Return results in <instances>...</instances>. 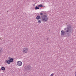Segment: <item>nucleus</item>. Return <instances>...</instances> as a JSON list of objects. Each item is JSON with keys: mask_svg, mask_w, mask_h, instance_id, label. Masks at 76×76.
Masks as SVG:
<instances>
[{"mask_svg": "<svg viewBox=\"0 0 76 76\" xmlns=\"http://www.w3.org/2000/svg\"><path fill=\"white\" fill-rule=\"evenodd\" d=\"M64 30L65 31V37H69L70 35V33L71 32L72 30V27L70 25H67V26L66 28H64Z\"/></svg>", "mask_w": 76, "mask_h": 76, "instance_id": "obj_1", "label": "nucleus"}, {"mask_svg": "<svg viewBox=\"0 0 76 76\" xmlns=\"http://www.w3.org/2000/svg\"><path fill=\"white\" fill-rule=\"evenodd\" d=\"M41 18H42V21L43 22H46L48 20V17L46 15H44L43 16H40Z\"/></svg>", "mask_w": 76, "mask_h": 76, "instance_id": "obj_2", "label": "nucleus"}, {"mask_svg": "<svg viewBox=\"0 0 76 76\" xmlns=\"http://www.w3.org/2000/svg\"><path fill=\"white\" fill-rule=\"evenodd\" d=\"M32 69V67L30 66L29 65L26 66L25 67V70H27V71H28V72H29L31 70V69Z\"/></svg>", "mask_w": 76, "mask_h": 76, "instance_id": "obj_3", "label": "nucleus"}, {"mask_svg": "<svg viewBox=\"0 0 76 76\" xmlns=\"http://www.w3.org/2000/svg\"><path fill=\"white\" fill-rule=\"evenodd\" d=\"M28 49L27 48H24L23 51V54H25V53H27L28 52Z\"/></svg>", "mask_w": 76, "mask_h": 76, "instance_id": "obj_4", "label": "nucleus"}, {"mask_svg": "<svg viewBox=\"0 0 76 76\" xmlns=\"http://www.w3.org/2000/svg\"><path fill=\"white\" fill-rule=\"evenodd\" d=\"M65 33L66 32H65V30H62L61 31V36H63L64 35H65Z\"/></svg>", "mask_w": 76, "mask_h": 76, "instance_id": "obj_5", "label": "nucleus"}, {"mask_svg": "<svg viewBox=\"0 0 76 76\" xmlns=\"http://www.w3.org/2000/svg\"><path fill=\"white\" fill-rule=\"evenodd\" d=\"M17 64L18 66H20L22 65V62L20 61H18L17 62Z\"/></svg>", "mask_w": 76, "mask_h": 76, "instance_id": "obj_6", "label": "nucleus"}, {"mask_svg": "<svg viewBox=\"0 0 76 76\" xmlns=\"http://www.w3.org/2000/svg\"><path fill=\"white\" fill-rule=\"evenodd\" d=\"M5 63H7V64H10V60H7L5 61Z\"/></svg>", "mask_w": 76, "mask_h": 76, "instance_id": "obj_7", "label": "nucleus"}, {"mask_svg": "<svg viewBox=\"0 0 76 76\" xmlns=\"http://www.w3.org/2000/svg\"><path fill=\"white\" fill-rule=\"evenodd\" d=\"M46 13H44V12H43V13H42V12H41L40 13V15L41 16H44V15H45Z\"/></svg>", "mask_w": 76, "mask_h": 76, "instance_id": "obj_8", "label": "nucleus"}, {"mask_svg": "<svg viewBox=\"0 0 76 76\" xmlns=\"http://www.w3.org/2000/svg\"><path fill=\"white\" fill-rule=\"evenodd\" d=\"M40 19V16L39 15H37L36 17V19L37 20H39Z\"/></svg>", "mask_w": 76, "mask_h": 76, "instance_id": "obj_9", "label": "nucleus"}, {"mask_svg": "<svg viewBox=\"0 0 76 76\" xmlns=\"http://www.w3.org/2000/svg\"><path fill=\"white\" fill-rule=\"evenodd\" d=\"M10 61L11 63H12L13 61V58H11L10 59Z\"/></svg>", "mask_w": 76, "mask_h": 76, "instance_id": "obj_10", "label": "nucleus"}, {"mask_svg": "<svg viewBox=\"0 0 76 76\" xmlns=\"http://www.w3.org/2000/svg\"><path fill=\"white\" fill-rule=\"evenodd\" d=\"M1 70H3V71L5 70V67H4V66H2L1 67Z\"/></svg>", "mask_w": 76, "mask_h": 76, "instance_id": "obj_11", "label": "nucleus"}, {"mask_svg": "<svg viewBox=\"0 0 76 76\" xmlns=\"http://www.w3.org/2000/svg\"><path fill=\"white\" fill-rule=\"evenodd\" d=\"M38 7H44L43 5H41V4L38 5Z\"/></svg>", "mask_w": 76, "mask_h": 76, "instance_id": "obj_12", "label": "nucleus"}, {"mask_svg": "<svg viewBox=\"0 0 76 76\" xmlns=\"http://www.w3.org/2000/svg\"><path fill=\"white\" fill-rule=\"evenodd\" d=\"M35 9H36V10H37V9H39V8L38 7V6H36L35 7Z\"/></svg>", "mask_w": 76, "mask_h": 76, "instance_id": "obj_13", "label": "nucleus"}, {"mask_svg": "<svg viewBox=\"0 0 76 76\" xmlns=\"http://www.w3.org/2000/svg\"><path fill=\"white\" fill-rule=\"evenodd\" d=\"M38 22L39 23H41V20H38Z\"/></svg>", "mask_w": 76, "mask_h": 76, "instance_id": "obj_14", "label": "nucleus"}, {"mask_svg": "<svg viewBox=\"0 0 76 76\" xmlns=\"http://www.w3.org/2000/svg\"><path fill=\"white\" fill-rule=\"evenodd\" d=\"M1 51H2V49H0V55H1Z\"/></svg>", "mask_w": 76, "mask_h": 76, "instance_id": "obj_15", "label": "nucleus"}, {"mask_svg": "<svg viewBox=\"0 0 76 76\" xmlns=\"http://www.w3.org/2000/svg\"><path fill=\"white\" fill-rule=\"evenodd\" d=\"M54 75V74H52L50 75V76H53Z\"/></svg>", "mask_w": 76, "mask_h": 76, "instance_id": "obj_16", "label": "nucleus"}, {"mask_svg": "<svg viewBox=\"0 0 76 76\" xmlns=\"http://www.w3.org/2000/svg\"><path fill=\"white\" fill-rule=\"evenodd\" d=\"M8 58L9 59V60H10V58H10V57H9Z\"/></svg>", "mask_w": 76, "mask_h": 76, "instance_id": "obj_17", "label": "nucleus"}, {"mask_svg": "<svg viewBox=\"0 0 76 76\" xmlns=\"http://www.w3.org/2000/svg\"><path fill=\"white\" fill-rule=\"evenodd\" d=\"M75 76H76V71L75 72Z\"/></svg>", "mask_w": 76, "mask_h": 76, "instance_id": "obj_18", "label": "nucleus"}, {"mask_svg": "<svg viewBox=\"0 0 76 76\" xmlns=\"http://www.w3.org/2000/svg\"><path fill=\"white\" fill-rule=\"evenodd\" d=\"M47 40H48V38H47Z\"/></svg>", "mask_w": 76, "mask_h": 76, "instance_id": "obj_19", "label": "nucleus"}, {"mask_svg": "<svg viewBox=\"0 0 76 76\" xmlns=\"http://www.w3.org/2000/svg\"><path fill=\"white\" fill-rule=\"evenodd\" d=\"M1 69H0V71H1Z\"/></svg>", "mask_w": 76, "mask_h": 76, "instance_id": "obj_20", "label": "nucleus"}, {"mask_svg": "<svg viewBox=\"0 0 76 76\" xmlns=\"http://www.w3.org/2000/svg\"><path fill=\"white\" fill-rule=\"evenodd\" d=\"M49 31H50V30H49Z\"/></svg>", "mask_w": 76, "mask_h": 76, "instance_id": "obj_21", "label": "nucleus"}, {"mask_svg": "<svg viewBox=\"0 0 76 76\" xmlns=\"http://www.w3.org/2000/svg\"><path fill=\"white\" fill-rule=\"evenodd\" d=\"M34 6H35V5H34Z\"/></svg>", "mask_w": 76, "mask_h": 76, "instance_id": "obj_22", "label": "nucleus"}]
</instances>
